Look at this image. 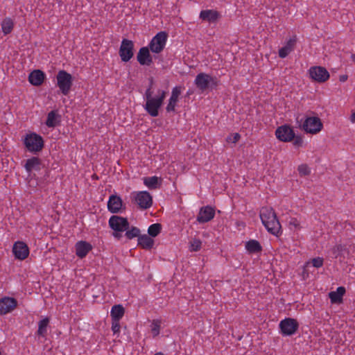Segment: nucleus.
<instances>
[{"instance_id":"nucleus-1","label":"nucleus","mask_w":355,"mask_h":355,"mask_svg":"<svg viewBox=\"0 0 355 355\" xmlns=\"http://www.w3.org/2000/svg\"><path fill=\"white\" fill-rule=\"evenodd\" d=\"M259 216L268 232L277 236L282 233L280 223L272 207H263L260 210Z\"/></svg>"},{"instance_id":"nucleus-2","label":"nucleus","mask_w":355,"mask_h":355,"mask_svg":"<svg viewBox=\"0 0 355 355\" xmlns=\"http://www.w3.org/2000/svg\"><path fill=\"white\" fill-rule=\"evenodd\" d=\"M153 91L146 89L144 95L146 99V105H144V109L150 116L156 117L159 115V110L164 103V101L166 96V92L158 89V95L157 97H153Z\"/></svg>"},{"instance_id":"nucleus-3","label":"nucleus","mask_w":355,"mask_h":355,"mask_svg":"<svg viewBox=\"0 0 355 355\" xmlns=\"http://www.w3.org/2000/svg\"><path fill=\"white\" fill-rule=\"evenodd\" d=\"M23 141L27 150L34 155H37L44 147V139L35 132L26 134Z\"/></svg>"},{"instance_id":"nucleus-4","label":"nucleus","mask_w":355,"mask_h":355,"mask_svg":"<svg viewBox=\"0 0 355 355\" xmlns=\"http://www.w3.org/2000/svg\"><path fill=\"white\" fill-rule=\"evenodd\" d=\"M194 83L196 87L203 92L207 90L216 89L219 80L216 76L205 73H200L196 76Z\"/></svg>"},{"instance_id":"nucleus-5","label":"nucleus","mask_w":355,"mask_h":355,"mask_svg":"<svg viewBox=\"0 0 355 355\" xmlns=\"http://www.w3.org/2000/svg\"><path fill=\"white\" fill-rule=\"evenodd\" d=\"M296 121L300 127L307 133L316 134L319 132L323 127L320 119L318 116L306 117L302 125L301 124L302 119L300 120L299 116H297Z\"/></svg>"},{"instance_id":"nucleus-6","label":"nucleus","mask_w":355,"mask_h":355,"mask_svg":"<svg viewBox=\"0 0 355 355\" xmlns=\"http://www.w3.org/2000/svg\"><path fill=\"white\" fill-rule=\"evenodd\" d=\"M56 79L57 85L62 94L65 96L68 95L73 85L72 76L64 70H60L56 76Z\"/></svg>"},{"instance_id":"nucleus-7","label":"nucleus","mask_w":355,"mask_h":355,"mask_svg":"<svg viewBox=\"0 0 355 355\" xmlns=\"http://www.w3.org/2000/svg\"><path fill=\"white\" fill-rule=\"evenodd\" d=\"M168 38V33L166 31H160L153 37L149 43L148 47L153 53H161L166 45Z\"/></svg>"},{"instance_id":"nucleus-8","label":"nucleus","mask_w":355,"mask_h":355,"mask_svg":"<svg viewBox=\"0 0 355 355\" xmlns=\"http://www.w3.org/2000/svg\"><path fill=\"white\" fill-rule=\"evenodd\" d=\"M119 54L122 62H127L134 55V43L132 40L123 39L119 50Z\"/></svg>"},{"instance_id":"nucleus-9","label":"nucleus","mask_w":355,"mask_h":355,"mask_svg":"<svg viewBox=\"0 0 355 355\" xmlns=\"http://www.w3.org/2000/svg\"><path fill=\"white\" fill-rule=\"evenodd\" d=\"M279 329L283 336H292L297 331L299 324L297 320L286 318L279 322Z\"/></svg>"},{"instance_id":"nucleus-10","label":"nucleus","mask_w":355,"mask_h":355,"mask_svg":"<svg viewBox=\"0 0 355 355\" xmlns=\"http://www.w3.org/2000/svg\"><path fill=\"white\" fill-rule=\"evenodd\" d=\"M108 223L110 227L114 232H124L129 229L130 227L127 218L117 215L112 216Z\"/></svg>"},{"instance_id":"nucleus-11","label":"nucleus","mask_w":355,"mask_h":355,"mask_svg":"<svg viewBox=\"0 0 355 355\" xmlns=\"http://www.w3.org/2000/svg\"><path fill=\"white\" fill-rule=\"evenodd\" d=\"M310 77L315 82L324 83L329 78V73L323 67H311L309 70Z\"/></svg>"},{"instance_id":"nucleus-12","label":"nucleus","mask_w":355,"mask_h":355,"mask_svg":"<svg viewBox=\"0 0 355 355\" xmlns=\"http://www.w3.org/2000/svg\"><path fill=\"white\" fill-rule=\"evenodd\" d=\"M277 138L284 142L293 141L295 137L293 129L288 125H283L278 127L275 131Z\"/></svg>"},{"instance_id":"nucleus-13","label":"nucleus","mask_w":355,"mask_h":355,"mask_svg":"<svg viewBox=\"0 0 355 355\" xmlns=\"http://www.w3.org/2000/svg\"><path fill=\"white\" fill-rule=\"evenodd\" d=\"M135 200L141 209H149L153 205V197L148 191L137 193Z\"/></svg>"},{"instance_id":"nucleus-14","label":"nucleus","mask_w":355,"mask_h":355,"mask_svg":"<svg viewBox=\"0 0 355 355\" xmlns=\"http://www.w3.org/2000/svg\"><path fill=\"white\" fill-rule=\"evenodd\" d=\"M123 207V201L120 196L114 194L111 195L107 202V209L112 214H118L125 210Z\"/></svg>"},{"instance_id":"nucleus-15","label":"nucleus","mask_w":355,"mask_h":355,"mask_svg":"<svg viewBox=\"0 0 355 355\" xmlns=\"http://www.w3.org/2000/svg\"><path fill=\"white\" fill-rule=\"evenodd\" d=\"M12 252L16 259L24 260L28 256L29 249L24 242L17 241L13 245Z\"/></svg>"},{"instance_id":"nucleus-16","label":"nucleus","mask_w":355,"mask_h":355,"mask_svg":"<svg viewBox=\"0 0 355 355\" xmlns=\"http://www.w3.org/2000/svg\"><path fill=\"white\" fill-rule=\"evenodd\" d=\"M215 216V210L211 206L202 207L200 209L197 216V221L200 223H205L210 221Z\"/></svg>"},{"instance_id":"nucleus-17","label":"nucleus","mask_w":355,"mask_h":355,"mask_svg":"<svg viewBox=\"0 0 355 355\" xmlns=\"http://www.w3.org/2000/svg\"><path fill=\"white\" fill-rule=\"evenodd\" d=\"M150 51L148 46H144L139 49L137 55V60L141 65L150 66L153 63V57Z\"/></svg>"},{"instance_id":"nucleus-18","label":"nucleus","mask_w":355,"mask_h":355,"mask_svg":"<svg viewBox=\"0 0 355 355\" xmlns=\"http://www.w3.org/2000/svg\"><path fill=\"white\" fill-rule=\"evenodd\" d=\"M17 305V301L13 297H5L0 300V314L11 312Z\"/></svg>"},{"instance_id":"nucleus-19","label":"nucleus","mask_w":355,"mask_h":355,"mask_svg":"<svg viewBox=\"0 0 355 355\" xmlns=\"http://www.w3.org/2000/svg\"><path fill=\"white\" fill-rule=\"evenodd\" d=\"M46 79V74L40 69H35L28 76V81L32 85L40 86Z\"/></svg>"},{"instance_id":"nucleus-20","label":"nucleus","mask_w":355,"mask_h":355,"mask_svg":"<svg viewBox=\"0 0 355 355\" xmlns=\"http://www.w3.org/2000/svg\"><path fill=\"white\" fill-rule=\"evenodd\" d=\"M181 94V87L176 86L175 87L171 92V96L169 98L168 103L166 107V112H174L175 108L177 104V102L178 101V98L180 95Z\"/></svg>"},{"instance_id":"nucleus-21","label":"nucleus","mask_w":355,"mask_h":355,"mask_svg":"<svg viewBox=\"0 0 355 355\" xmlns=\"http://www.w3.org/2000/svg\"><path fill=\"white\" fill-rule=\"evenodd\" d=\"M75 248L76 255L81 259L85 257L87 253L92 249V245L84 241L77 242Z\"/></svg>"},{"instance_id":"nucleus-22","label":"nucleus","mask_w":355,"mask_h":355,"mask_svg":"<svg viewBox=\"0 0 355 355\" xmlns=\"http://www.w3.org/2000/svg\"><path fill=\"white\" fill-rule=\"evenodd\" d=\"M42 160L37 157H32L26 161L24 168L28 173L33 171H40L42 168Z\"/></svg>"},{"instance_id":"nucleus-23","label":"nucleus","mask_w":355,"mask_h":355,"mask_svg":"<svg viewBox=\"0 0 355 355\" xmlns=\"http://www.w3.org/2000/svg\"><path fill=\"white\" fill-rule=\"evenodd\" d=\"M346 292L345 288L339 286L336 291H331L329 293V297L333 304H340L343 302V297Z\"/></svg>"},{"instance_id":"nucleus-24","label":"nucleus","mask_w":355,"mask_h":355,"mask_svg":"<svg viewBox=\"0 0 355 355\" xmlns=\"http://www.w3.org/2000/svg\"><path fill=\"white\" fill-rule=\"evenodd\" d=\"M219 17V12L214 10H205L200 13V18L209 22H215Z\"/></svg>"},{"instance_id":"nucleus-25","label":"nucleus","mask_w":355,"mask_h":355,"mask_svg":"<svg viewBox=\"0 0 355 355\" xmlns=\"http://www.w3.org/2000/svg\"><path fill=\"white\" fill-rule=\"evenodd\" d=\"M137 241L138 245L144 250H150L154 245V240L147 234H141Z\"/></svg>"},{"instance_id":"nucleus-26","label":"nucleus","mask_w":355,"mask_h":355,"mask_svg":"<svg viewBox=\"0 0 355 355\" xmlns=\"http://www.w3.org/2000/svg\"><path fill=\"white\" fill-rule=\"evenodd\" d=\"M162 182V179L157 176L146 177L144 179V184L150 189H156L159 188Z\"/></svg>"},{"instance_id":"nucleus-27","label":"nucleus","mask_w":355,"mask_h":355,"mask_svg":"<svg viewBox=\"0 0 355 355\" xmlns=\"http://www.w3.org/2000/svg\"><path fill=\"white\" fill-rule=\"evenodd\" d=\"M125 313V309L121 304H116L112 307L110 315L112 321H120Z\"/></svg>"},{"instance_id":"nucleus-28","label":"nucleus","mask_w":355,"mask_h":355,"mask_svg":"<svg viewBox=\"0 0 355 355\" xmlns=\"http://www.w3.org/2000/svg\"><path fill=\"white\" fill-rule=\"evenodd\" d=\"M60 116L57 113V111L52 110L47 115L46 125L49 128H54L60 123Z\"/></svg>"},{"instance_id":"nucleus-29","label":"nucleus","mask_w":355,"mask_h":355,"mask_svg":"<svg viewBox=\"0 0 355 355\" xmlns=\"http://www.w3.org/2000/svg\"><path fill=\"white\" fill-rule=\"evenodd\" d=\"M245 248L250 253H257L262 250V247L257 240H250L245 244Z\"/></svg>"},{"instance_id":"nucleus-30","label":"nucleus","mask_w":355,"mask_h":355,"mask_svg":"<svg viewBox=\"0 0 355 355\" xmlns=\"http://www.w3.org/2000/svg\"><path fill=\"white\" fill-rule=\"evenodd\" d=\"M49 323V319L48 318H45L39 322L37 330L39 336L44 337L46 335Z\"/></svg>"},{"instance_id":"nucleus-31","label":"nucleus","mask_w":355,"mask_h":355,"mask_svg":"<svg viewBox=\"0 0 355 355\" xmlns=\"http://www.w3.org/2000/svg\"><path fill=\"white\" fill-rule=\"evenodd\" d=\"M14 24L10 18H6L1 23V28L4 35L10 33L13 29Z\"/></svg>"},{"instance_id":"nucleus-32","label":"nucleus","mask_w":355,"mask_h":355,"mask_svg":"<svg viewBox=\"0 0 355 355\" xmlns=\"http://www.w3.org/2000/svg\"><path fill=\"white\" fill-rule=\"evenodd\" d=\"M162 231V225L160 223H154L149 226L148 229V236L156 237Z\"/></svg>"},{"instance_id":"nucleus-33","label":"nucleus","mask_w":355,"mask_h":355,"mask_svg":"<svg viewBox=\"0 0 355 355\" xmlns=\"http://www.w3.org/2000/svg\"><path fill=\"white\" fill-rule=\"evenodd\" d=\"M140 232L141 231L138 227L132 226L130 229L129 228L125 230V236L129 240H131L135 237L139 239V236L141 235Z\"/></svg>"},{"instance_id":"nucleus-34","label":"nucleus","mask_w":355,"mask_h":355,"mask_svg":"<svg viewBox=\"0 0 355 355\" xmlns=\"http://www.w3.org/2000/svg\"><path fill=\"white\" fill-rule=\"evenodd\" d=\"M347 251L346 246L345 245H336L334 246L332 249V253L334 255L336 258L338 257H344V253Z\"/></svg>"},{"instance_id":"nucleus-35","label":"nucleus","mask_w":355,"mask_h":355,"mask_svg":"<svg viewBox=\"0 0 355 355\" xmlns=\"http://www.w3.org/2000/svg\"><path fill=\"white\" fill-rule=\"evenodd\" d=\"M190 243V251L191 252H198L201 248L202 242L198 239H193L189 242Z\"/></svg>"},{"instance_id":"nucleus-36","label":"nucleus","mask_w":355,"mask_h":355,"mask_svg":"<svg viewBox=\"0 0 355 355\" xmlns=\"http://www.w3.org/2000/svg\"><path fill=\"white\" fill-rule=\"evenodd\" d=\"M150 327L153 336L155 337L158 336L160 331L161 321L159 320H153Z\"/></svg>"},{"instance_id":"nucleus-37","label":"nucleus","mask_w":355,"mask_h":355,"mask_svg":"<svg viewBox=\"0 0 355 355\" xmlns=\"http://www.w3.org/2000/svg\"><path fill=\"white\" fill-rule=\"evenodd\" d=\"M297 170L301 176H306L311 173L310 168L306 164L300 165Z\"/></svg>"},{"instance_id":"nucleus-38","label":"nucleus","mask_w":355,"mask_h":355,"mask_svg":"<svg viewBox=\"0 0 355 355\" xmlns=\"http://www.w3.org/2000/svg\"><path fill=\"white\" fill-rule=\"evenodd\" d=\"M311 262V265L315 268H320L323 266L324 259L322 257H315L309 261Z\"/></svg>"},{"instance_id":"nucleus-39","label":"nucleus","mask_w":355,"mask_h":355,"mask_svg":"<svg viewBox=\"0 0 355 355\" xmlns=\"http://www.w3.org/2000/svg\"><path fill=\"white\" fill-rule=\"evenodd\" d=\"M241 138V135L239 133H234L228 136L226 139V141L229 143L236 144L239 139Z\"/></svg>"},{"instance_id":"nucleus-40","label":"nucleus","mask_w":355,"mask_h":355,"mask_svg":"<svg viewBox=\"0 0 355 355\" xmlns=\"http://www.w3.org/2000/svg\"><path fill=\"white\" fill-rule=\"evenodd\" d=\"M291 51H289L288 47L284 46L279 50V56L282 58H284Z\"/></svg>"},{"instance_id":"nucleus-41","label":"nucleus","mask_w":355,"mask_h":355,"mask_svg":"<svg viewBox=\"0 0 355 355\" xmlns=\"http://www.w3.org/2000/svg\"><path fill=\"white\" fill-rule=\"evenodd\" d=\"M120 324L119 321H112V330L114 334H119L120 332Z\"/></svg>"},{"instance_id":"nucleus-42","label":"nucleus","mask_w":355,"mask_h":355,"mask_svg":"<svg viewBox=\"0 0 355 355\" xmlns=\"http://www.w3.org/2000/svg\"><path fill=\"white\" fill-rule=\"evenodd\" d=\"M293 140V145L295 146L300 147L303 144V139L301 136H295V137Z\"/></svg>"},{"instance_id":"nucleus-43","label":"nucleus","mask_w":355,"mask_h":355,"mask_svg":"<svg viewBox=\"0 0 355 355\" xmlns=\"http://www.w3.org/2000/svg\"><path fill=\"white\" fill-rule=\"evenodd\" d=\"M310 266H311V262L310 261H307L305 263V265L304 266L303 271H302V275H303L304 278L308 277V276H309L308 268Z\"/></svg>"},{"instance_id":"nucleus-44","label":"nucleus","mask_w":355,"mask_h":355,"mask_svg":"<svg viewBox=\"0 0 355 355\" xmlns=\"http://www.w3.org/2000/svg\"><path fill=\"white\" fill-rule=\"evenodd\" d=\"M290 225H293L296 228H300V223L295 218H292L289 222Z\"/></svg>"},{"instance_id":"nucleus-45","label":"nucleus","mask_w":355,"mask_h":355,"mask_svg":"<svg viewBox=\"0 0 355 355\" xmlns=\"http://www.w3.org/2000/svg\"><path fill=\"white\" fill-rule=\"evenodd\" d=\"M295 44V40L290 39V40L288 41V42H287L286 45L285 46H286V47H288L289 51H291L293 50V47H294Z\"/></svg>"},{"instance_id":"nucleus-46","label":"nucleus","mask_w":355,"mask_h":355,"mask_svg":"<svg viewBox=\"0 0 355 355\" xmlns=\"http://www.w3.org/2000/svg\"><path fill=\"white\" fill-rule=\"evenodd\" d=\"M121 232H114L112 233V235L114 238L117 239H120L122 237Z\"/></svg>"},{"instance_id":"nucleus-47","label":"nucleus","mask_w":355,"mask_h":355,"mask_svg":"<svg viewBox=\"0 0 355 355\" xmlns=\"http://www.w3.org/2000/svg\"><path fill=\"white\" fill-rule=\"evenodd\" d=\"M153 83H154L153 78L150 77L149 78V86L147 89H150V91H153L152 88H153Z\"/></svg>"},{"instance_id":"nucleus-48","label":"nucleus","mask_w":355,"mask_h":355,"mask_svg":"<svg viewBox=\"0 0 355 355\" xmlns=\"http://www.w3.org/2000/svg\"><path fill=\"white\" fill-rule=\"evenodd\" d=\"M348 78V76L347 75H341L339 77V80L340 82H345Z\"/></svg>"},{"instance_id":"nucleus-49","label":"nucleus","mask_w":355,"mask_h":355,"mask_svg":"<svg viewBox=\"0 0 355 355\" xmlns=\"http://www.w3.org/2000/svg\"><path fill=\"white\" fill-rule=\"evenodd\" d=\"M350 120L352 122H355V112L351 115Z\"/></svg>"},{"instance_id":"nucleus-50","label":"nucleus","mask_w":355,"mask_h":355,"mask_svg":"<svg viewBox=\"0 0 355 355\" xmlns=\"http://www.w3.org/2000/svg\"><path fill=\"white\" fill-rule=\"evenodd\" d=\"M351 59L353 62H355V54H352L351 55Z\"/></svg>"},{"instance_id":"nucleus-51","label":"nucleus","mask_w":355,"mask_h":355,"mask_svg":"<svg viewBox=\"0 0 355 355\" xmlns=\"http://www.w3.org/2000/svg\"><path fill=\"white\" fill-rule=\"evenodd\" d=\"M193 94V91H190V90H189V91H188V92H187V96H190V95H191V94Z\"/></svg>"},{"instance_id":"nucleus-52","label":"nucleus","mask_w":355,"mask_h":355,"mask_svg":"<svg viewBox=\"0 0 355 355\" xmlns=\"http://www.w3.org/2000/svg\"><path fill=\"white\" fill-rule=\"evenodd\" d=\"M154 355H164V354L162 352H157Z\"/></svg>"}]
</instances>
